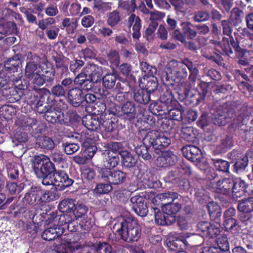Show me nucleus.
<instances>
[{"instance_id":"obj_12","label":"nucleus","mask_w":253,"mask_h":253,"mask_svg":"<svg viewBox=\"0 0 253 253\" xmlns=\"http://www.w3.org/2000/svg\"><path fill=\"white\" fill-rule=\"evenodd\" d=\"M20 126L24 127L26 130H28L35 133H41L44 130L45 126L43 123H40L36 128H34L37 125V121L34 118L23 117L21 118L17 122Z\"/></svg>"},{"instance_id":"obj_15","label":"nucleus","mask_w":253,"mask_h":253,"mask_svg":"<svg viewBox=\"0 0 253 253\" xmlns=\"http://www.w3.org/2000/svg\"><path fill=\"white\" fill-rule=\"evenodd\" d=\"M54 172V179L56 180V185L59 190H63L71 186L74 181L70 178L67 174L64 171L55 170Z\"/></svg>"},{"instance_id":"obj_10","label":"nucleus","mask_w":253,"mask_h":253,"mask_svg":"<svg viewBox=\"0 0 253 253\" xmlns=\"http://www.w3.org/2000/svg\"><path fill=\"white\" fill-rule=\"evenodd\" d=\"M99 174L104 181H107L111 184L118 185L123 183L126 179V174L121 170L111 171L106 168H100Z\"/></svg>"},{"instance_id":"obj_52","label":"nucleus","mask_w":253,"mask_h":253,"mask_svg":"<svg viewBox=\"0 0 253 253\" xmlns=\"http://www.w3.org/2000/svg\"><path fill=\"white\" fill-rule=\"evenodd\" d=\"M154 212H155V221L159 225H164L166 224V221L165 220V217L162 213L160 210L157 208H154Z\"/></svg>"},{"instance_id":"obj_11","label":"nucleus","mask_w":253,"mask_h":253,"mask_svg":"<svg viewBox=\"0 0 253 253\" xmlns=\"http://www.w3.org/2000/svg\"><path fill=\"white\" fill-rule=\"evenodd\" d=\"M220 227L218 222L211 223L208 221H201L197 225V230L201 236L214 238L219 234Z\"/></svg>"},{"instance_id":"obj_23","label":"nucleus","mask_w":253,"mask_h":253,"mask_svg":"<svg viewBox=\"0 0 253 253\" xmlns=\"http://www.w3.org/2000/svg\"><path fill=\"white\" fill-rule=\"evenodd\" d=\"M120 155L122 158L124 166L127 168L133 167L137 161V157L133 155L127 151H121Z\"/></svg>"},{"instance_id":"obj_45","label":"nucleus","mask_w":253,"mask_h":253,"mask_svg":"<svg viewBox=\"0 0 253 253\" xmlns=\"http://www.w3.org/2000/svg\"><path fill=\"white\" fill-rule=\"evenodd\" d=\"M182 137L189 142H193L196 137L193 127H186L183 130Z\"/></svg>"},{"instance_id":"obj_55","label":"nucleus","mask_w":253,"mask_h":253,"mask_svg":"<svg viewBox=\"0 0 253 253\" xmlns=\"http://www.w3.org/2000/svg\"><path fill=\"white\" fill-rule=\"evenodd\" d=\"M245 187V182L240 179H238L236 182H234V186L232 188V193L236 194L240 191H244Z\"/></svg>"},{"instance_id":"obj_42","label":"nucleus","mask_w":253,"mask_h":253,"mask_svg":"<svg viewBox=\"0 0 253 253\" xmlns=\"http://www.w3.org/2000/svg\"><path fill=\"white\" fill-rule=\"evenodd\" d=\"M214 165L215 168L219 171L227 172L228 171L229 164V163L222 160H214Z\"/></svg>"},{"instance_id":"obj_39","label":"nucleus","mask_w":253,"mask_h":253,"mask_svg":"<svg viewBox=\"0 0 253 253\" xmlns=\"http://www.w3.org/2000/svg\"><path fill=\"white\" fill-rule=\"evenodd\" d=\"M182 30L185 36L190 39L196 37L197 32L191 28L192 24L188 22L181 23Z\"/></svg>"},{"instance_id":"obj_14","label":"nucleus","mask_w":253,"mask_h":253,"mask_svg":"<svg viewBox=\"0 0 253 253\" xmlns=\"http://www.w3.org/2000/svg\"><path fill=\"white\" fill-rule=\"evenodd\" d=\"M130 201L131 206L134 212L140 216H145L148 212L144 198L140 196H133Z\"/></svg>"},{"instance_id":"obj_34","label":"nucleus","mask_w":253,"mask_h":253,"mask_svg":"<svg viewBox=\"0 0 253 253\" xmlns=\"http://www.w3.org/2000/svg\"><path fill=\"white\" fill-rule=\"evenodd\" d=\"M209 212L211 218L217 219L221 216V209L214 202H209L207 205Z\"/></svg>"},{"instance_id":"obj_16","label":"nucleus","mask_w":253,"mask_h":253,"mask_svg":"<svg viewBox=\"0 0 253 253\" xmlns=\"http://www.w3.org/2000/svg\"><path fill=\"white\" fill-rule=\"evenodd\" d=\"M183 155L191 161H199L201 158V151L196 146L187 145L182 148Z\"/></svg>"},{"instance_id":"obj_61","label":"nucleus","mask_w":253,"mask_h":253,"mask_svg":"<svg viewBox=\"0 0 253 253\" xmlns=\"http://www.w3.org/2000/svg\"><path fill=\"white\" fill-rule=\"evenodd\" d=\"M82 174L84 178L91 180L95 177V173L92 169L88 168L84 169Z\"/></svg>"},{"instance_id":"obj_46","label":"nucleus","mask_w":253,"mask_h":253,"mask_svg":"<svg viewBox=\"0 0 253 253\" xmlns=\"http://www.w3.org/2000/svg\"><path fill=\"white\" fill-rule=\"evenodd\" d=\"M94 7L99 10L105 11L111 9V4L109 2H103L101 0H95Z\"/></svg>"},{"instance_id":"obj_41","label":"nucleus","mask_w":253,"mask_h":253,"mask_svg":"<svg viewBox=\"0 0 253 253\" xmlns=\"http://www.w3.org/2000/svg\"><path fill=\"white\" fill-rule=\"evenodd\" d=\"M144 145L140 146L136 148V152L137 155L141 157L143 159L148 160L151 159V156L148 152V147L151 145H146L143 143Z\"/></svg>"},{"instance_id":"obj_32","label":"nucleus","mask_w":253,"mask_h":253,"mask_svg":"<svg viewBox=\"0 0 253 253\" xmlns=\"http://www.w3.org/2000/svg\"><path fill=\"white\" fill-rule=\"evenodd\" d=\"M238 209L240 211L246 213L253 211V197L241 201L238 204Z\"/></svg>"},{"instance_id":"obj_18","label":"nucleus","mask_w":253,"mask_h":253,"mask_svg":"<svg viewBox=\"0 0 253 253\" xmlns=\"http://www.w3.org/2000/svg\"><path fill=\"white\" fill-rule=\"evenodd\" d=\"M122 116L126 120L131 121L136 117V108L133 102L127 101L122 107Z\"/></svg>"},{"instance_id":"obj_58","label":"nucleus","mask_w":253,"mask_h":253,"mask_svg":"<svg viewBox=\"0 0 253 253\" xmlns=\"http://www.w3.org/2000/svg\"><path fill=\"white\" fill-rule=\"evenodd\" d=\"M97 251L98 253H111L112 248L108 243H100L98 245Z\"/></svg>"},{"instance_id":"obj_1","label":"nucleus","mask_w":253,"mask_h":253,"mask_svg":"<svg viewBox=\"0 0 253 253\" xmlns=\"http://www.w3.org/2000/svg\"><path fill=\"white\" fill-rule=\"evenodd\" d=\"M69 216L68 215H61L59 217L55 214L51 215L48 219L47 222L48 223H52V222L58 220L60 223L59 225L53 224V227H50L43 232L42 234V238L44 240L51 241L56 237H60V246L64 251H62L63 253H70L78 250L80 246L77 242H71L69 239V236L66 234L63 235L65 228L69 229L70 225L72 224V222L69 224Z\"/></svg>"},{"instance_id":"obj_47","label":"nucleus","mask_w":253,"mask_h":253,"mask_svg":"<svg viewBox=\"0 0 253 253\" xmlns=\"http://www.w3.org/2000/svg\"><path fill=\"white\" fill-rule=\"evenodd\" d=\"M229 41L231 42V38H229V40L226 38H223L222 42L220 43V46H221L224 52L228 55L231 56L233 54V51L231 49L230 44L229 43Z\"/></svg>"},{"instance_id":"obj_54","label":"nucleus","mask_w":253,"mask_h":253,"mask_svg":"<svg viewBox=\"0 0 253 253\" xmlns=\"http://www.w3.org/2000/svg\"><path fill=\"white\" fill-rule=\"evenodd\" d=\"M210 18L208 13L204 11H199L195 13L194 20L196 22H203L208 20Z\"/></svg>"},{"instance_id":"obj_5","label":"nucleus","mask_w":253,"mask_h":253,"mask_svg":"<svg viewBox=\"0 0 253 253\" xmlns=\"http://www.w3.org/2000/svg\"><path fill=\"white\" fill-rule=\"evenodd\" d=\"M111 123L108 120L104 121L96 115L86 116L83 119V123L86 128L101 132L111 131L113 127Z\"/></svg>"},{"instance_id":"obj_13","label":"nucleus","mask_w":253,"mask_h":253,"mask_svg":"<svg viewBox=\"0 0 253 253\" xmlns=\"http://www.w3.org/2000/svg\"><path fill=\"white\" fill-rule=\"evenodd\" d=\"M84 71L89 75L92 82L97 83L102 79V74L107 72L108 69L94 64H89L84 68Z\"/></svg>"},{"instance_id":"obj_37","label":"nucleus","mask_w":253,"mask_h":253,"mask_svg":"<svg viewBox=\"0 0 253 253\" xmlns=\"http://www.w3.org/2000/svg\"><path fill=\"white\" fill-rule=\"evenodd\" d=\"M105 73L106 75L102 78L103 85L106 89H111L115 84L116 77L113 73Z\"/></svg>"},{"instance_id":"obj_43","label":"nucleus","mask_w":253,"mask_h":253,"mask_svg":"<svg viewBox=\"0 0 253 253\" xmlns=\"http://www.w3.org/2000/svg\"><path fill=\"white\" fill-rule=\"evenodd\" d=\"M87 210L88 209L85 205L77 203L76 204L73 211L76 217H81L87 212Z\"/></svg>"},{"instance_id":"obj_8","label":"nucleus","mask_w":253,"mask_h":253,"mask_svg":"<svg viewBox=\"0 0 253 253\" xmlns=\"http://www.w3.org/2000/svg\"><path fill=\"white\" fill-rule=\"evenodd\" d=\"M54 169V164L45 155H40L35 157L34 170L38 177L42 178L45 174L51 173Z\"/></svg>"},{"instance_id":"obj_35","label":"nucleus","mask_w":253,"mask_h":253,"mask_svg":"<svg viewBox=\"0 0 253 253\" xmlns=\"http://www.w3.org/2000/svg\"><path fill=\"white\" fill-rule=\"evenodd\" d=\"M36 143L41 148L47 149H51L54 147L53 140L47 136L38 137L36 140Z\"/></svg>"},{"instance_id":"obj_48","label":"nucleus","mask_w":253,"mask_h":253,"mask_svg":"<svg viewBox=\"0 0 253 253\" xmlns=\"http://www.w3.org/2000/svg\"><path fill=\"white\" fill-rule=\"evenodd\" d=\"M248 164V158L246 156L243 157L234 164V169L237 172L244 169Z\"/></svg>"},{"instance_id":"obj_51","label":"nucleus","mask_w":253,"mask_h":253,"mask_svg":"<svg viewBox=\"0 0 253 253\" xmlns=\"http://www.w3.org/2000/svg\"><path fill=\"white\" fill-rule=\"evenodd\" d=\"M87 74H88L85 72L84 69V72L80 73L75 78L74 80L75 84L83 85L85 83H89V80L86 79Z\"/></svg>"},{"instance_id":"obj_21","label":"nucleus","mask_w":253,"mask_h":253,"mask_svg":"<svg viewBox=\"0 0 253 253\" xmlns=\"http://www.w3.org/2000/svg\"><path fill=\"white\" fill-rule=\"evenodd\" d=\"M128 21L130 27H132V37L138 40L140 37V30L141 27V20L139 17L132 14L128 18Z\"/></svg>"},{"instance_id":"obj_44","label":"nucleus","mask_w":253,"mask_h":253,"mask_svg":"<svg viewBox=\"0 0 253 253\" xmlns=\"http://www.w3.org/2000/svg\"><path fill=\"white\" fill-rule=\"evenodd\" d=\"M157 22H151L145 31V37L147 40L151 41L153 39L154 33L158 26Z\"/></svg>"},{"instance_id":"obj_4","label":"nucleus","mask_w":253,"mask_h":253,"mask_svg":"<svg viewBox=\"0 0 253 253\" xmlns=\"http://www.w3.org/2000/svg\"><path fill=\"white\" fill-rule=\"evenodd\" d=\"M38 111L40 113L44 114L46 120L52 124L59 123L60 124L68 125L69 122H72V116L74 114L67 112L64 114L61 111L56 110L54 108L45 105L42 107V101L40 100L37 103Z\"/></svg>"},{"instance_id":"obj_57","label":"nucleus","mask_w":253,"mask_h":253,"mask_svg":"<svg viewBox=\"0 0 253 253\" xmlns=\"http://www.w3.org/2000/svg\"><path fill=\"white\" fill-rule=\"evenodd\" d=\"M55 21L53 18H48L45 19L39 20L38 24L39 28L42 30H45L49 26L53 24Z\"/></svg>"},{"instance_id":"obj_63","label":"nucleus","mask_w":253,"mask_h":253,"mask_svg":"<svg viewBox=\"0 0 253 253\" xmlns=\"http://www.w3.org/2000/svg\"><path fill=\"white\" fill-rule=\"evenodd\" d=\"M150 20L151 22H157V21L160 20L163 18L165 16L164 13L158 11L151 12L150 13Z\"/></svg>"},{"instance_id":"obj_31","label":"nucleus","mask_w":253,"mask_h":253,"mask_svg":"<svg viewBox=\"0 0 253 253\" xmlns=\"http://www.w3.org/2000/svg\"><path fill=\"white\" fill-rule=\"evenodd\" d=\"M134 99L137 102L146 104L150 100V94L145 90L139 89L134 92Z\"/></svg>"},{"instance_id":"obj_20","label":"nucleus","mask_w":253,"mask_h":253,"mask_svg":"<svg viewBox=\"0 0 253 253\" xmlns=\"http://www.w3.org/2000/svg\"><path fill=\"white\" fill-rule=\"evenodd\" d=\"M176 156L171 152H162L161 156L157 159V164L160 167L167 165H173L176 161Z\"/></svg>"},{"instance_id":"obj_9","label":"nucleus","mask_w":253,"mask_h":253,"mask_svg":"<svg viewBox=\"0 0 253 253\" xmlns=\"http://www.w3.org/2000/svg\"><path fill=\"white\" fill-rule=\"evenodd\" d=\"M25 75L34 86L42 85L45 83L44 76L42 74L40 67L34 61L28 62L25 67Z\"/></svg>"},{"instance_id":"obj_17","label":"nucleus","mask_w":253,"mask_h":253,"mask_svg":"<svg viewBox=\"0 0 253 253\" xmlns=\"http://www.w3.org/2000/svg\"><path fill=\"white\" fill-rule=\"evenodd\" d=\"M16 32V25L13 22L8 21L7 16L0 19V36H2V39L6 35Z\"/></svg>"},{"instance_id":"obj_29","label":"nucleus","mask_w":253,"mask_h":253,"mask_svg":"<svg viewBox=\"0 0 253 253\" xmlns=\"http://www.w3.org/2000/svg\"><path fill=\"white\" fill-rule=\"evenodd\" d=\"M20 61L18 55L14 56L11 58L8 59L4 64V71L15 72L17 67L19 66Z\"/></svg>"},{"instance_id":"obj_7","label":"nucleus","mask_w":253,"mask_h":253,"mask_svg":"<svg viewBox=\"0 0 253 253\" xmlns=\"http://www.w3.org/2000/svg\"><path fill=\"white\" fill-rule=\"evenodd\" d=\"M57 196L52 191H45L43 192L39 188L32 189L30 192L27 193L24 197L25 200L29 204H33L36 202H49L57 199Z\"/></svg>"},{"instance_id":"obj_56","label":"nucleus","mask_w":253,"mask_h":253,"mask_svg":"<svg viewBox=\"0 0 253 253\" xmlns=\"http://www.w3.org/2000/svg\"><path fill=\"white\" fill-rule=\"evenodd\" d=\"M120 21V16L118 12L114 11L109 14L108 19V23L111 26H115Z\"/></svg>"},{"instance_id":"obj_19","label":"nucleus","mask_w":253,"mask_h":253,"mask_svg":"<svg viewBox=\"0 0 253 253\" xmlns=\"http://www.w3.org/2000/svg\"><path fill=\"white\" fill-rule=\"evenodd\" d=\"M232 116L230 115L227 109L223 108L219 109L213 114L212 121L214 124L218 126H224L228 121V119Z\"/></svg>"},{"instance_id":"obj_60","label":"nucleus","mask_w":253,"mask_h":253,"mask_svg":"<svg viewBox=\"0 0 253 253\" xmlns=\"http://www.w3.org/2000/svg\"><path fill=\"white\" fill-rule=\"evenodd\" d=\"M84 62L82 60H77L71 62L70 69V70L76 73L78 70L81 68L84 65Z\"/></svg>"},{"instance_id":"obj_53","label":"nucleus","mask_w":253,"mask_h":253,"mask_svg":"<svg viewBox=\"0 0 253 253\" xmlns=\"http://www.w3.org/2000/svg\"><path fill=\"white\" fill-rule=\"evenodd\" d=\"M109 60L115 66H118L120 63V56L118 52L116 50L111 51L108 55Z\"/></svg>"},{"instance_id":"obj_6","label":"nucleus","mask_w":253,"mask_h":253,"mask_svg":"<svg viewBox=\"0 0 253 253\" xmlns=\"http://www.w3.org/2000/svg\"><path fill=\"white\" fill-rule=\"evenodd\" d=\"M143 142L145 145H152L155 149L162 150L170 144V140L164 133L153 130L147 133Z\"/></svg>"},{"instance_id":"obj_26","label":"nucleus","mask_w":253,"mask_h":253,"mask_svg":"<svg viewBox=\"0 0 253 253\" xmlns=\"http://www.w3.org/2000/svg\"><path fill=\"white\" fill-rule=\"evenodd\" d=\"M140 68L142 72H145L148 76L153 77L152 84H153L152 86L154 87V89L153 88L151 90H154L157 87L158 85L157 83L155 82L156 79L154 78V76L157 72V69L149 65L146 62H142L140 63Z\"/></svg>"},{"instance_id":"obj_49","label":"nucleus","mask_w":253,"mask_h":253,"mask_svg":"<svg viewBox=\"0 0 253 253\" xmlns=\"http://www.w3.org/2000/svg\"><path fill=\"white\" fill-rule=\"evenodd\" d=\"M65 152L67 155H71L77 151L79 148V146L76 143H67L63 144Z\"/></svg>"},{"instance_id":"obj_24","label":"nucleus","mask_w":253,"mask_h":253,"mask_svg":"<svg viewBox=\"0 0 253 253\" xmlns=\"http://www.w3.org/2000/svg\"><path fill=\"white\" fill-rule=\"evenodd\" d=\"M107 157L104 161L105 168L110 169L116 167L120 161V158L117 153L107 151Z\"/></svg>"},{"instance_id":"obj_62","label":"nucleus","mask_w":253,"mask_h":253,"mask_svg":"<svg viewBox=\"0 0 253 253\" xmlns=\"http://www.w3.org/2000/svg\"><path fill=\"white\" fill-rule=\"evenodd\" d=\"M94 18L90 15L84 16L82 19V25L84 27L88 28L91 27L94 23Z\"/></svg>"},{"instance_id":"obj_2","label":"nucleus","mask_w":253,"mask_h":253,"mask_svg":"<svg viewBox=\"0 0 253 253\" xmlns=\"http://www.w3.org/2000/svg\"><path fill=\"white\" fill-rule=\"evenodd\" d=\"M113 229L127 242L137 241L141 235V229L137 221L130 217L120 218L114 224Z\"/></svg>"},{"instance_id":"obj_59","label":"nucleus","mask_w":253,"mask_h":253,"mask_svg":"<svg viewBox=\"0 0 253 253\" xmlns=\"http://www.w3.org/2000/svg\"><path fill=\"white\" fill-rule=\"evenodd\" d=\"M97 150V148L95 146L90 145L86 147L84 152V155L86 159H90L93 157Z\"/></svg>"},{"instance_id":"obj_38","label":"nucleus","mask_w":253,"mask_h":253,"mask_svg":"<svg viewBox=\"0 0 253 253\" xmlns=\"http://www.w3.org/2000/svg\"><path fill=\"white\" fill-rule=\"evenodd\" d=\"M178 198V194L174 192H167L160 193L155 197L156 199H159L162 202L170 203Z\"/></svg>"},{"instance_id":"obj_25","label":"nucleus","mask_w":253,"mask_h":253,"mask_svg":"<svg viewBox=\"0 0 253 253\" xmlns=\"http://www.w3.org/2000/svg\"><path fill=\"white\" fill-rule=\"evenodd\" d=\"M216 192L219 193L225 194L231 189L232 191V188L234 186V182L228 178H225L222 180H219L217 182Z\"/></svg>"},{"instance_id":"obj_50","label":"nucleus","mask_w":253,"mask_h":253,"mask_svg":"<svg viewBox=\"0 0 253 253\" xmlns=\"http://www.w3.org/2000/svg\"><path fill=\"white\" fill-rule=\"evenodd\" d=\"M54 172L45 174V176H43L42 178V183L44 185H54L56 186V180L54 179Z\"/></svg>"},{"instance_id":"obj_30","label":"nucleus","mask_w":253,"mask_h":253,"mask_svg":"<svg viewBox=\"0 0 253 253\" xmlns=\"http://www.w3.org/2000/svg\"><path fill=\"white\" fill-rule=\"evenodd\" d=\"M11 73H6L5 71L2 70L0 73V88L4 87L7 89L8 85L10 81L17 82L18 80L15 79L13 76L10 75Z\"/></svg>"},{"instance_id":"obj_36","label":"nucleus","mask_w":253,"mask_h":253,"mask_svg":"<svg viewBox=\"0 0 253 253\" xmlns=\"http://www.w3.org/2000/svg\"><path fill=\"white\" fill-rule=\"evenodd\" d=\"M112 190V186L109 183H99L96 185L95 188L93 190V193L94 195H100L101 194H106Z\"/></svg>"},{"instance_id":"obj_28","label":"nucleus","mask_w":253,"mask_h":253,"mask_svg":"<svg viewBox=\"0 0 253 253\" xmlns=\"http://www.w3.org/2000/svg\"><path fill=\"white\" fill-rule=\"evenodd\" d=\"M76 206V201L72 199L62 200L58 205V209L61 212H70L73 211Z\"/></svg>"},{"instance_id":"obj_22","label":"nucleus","mask_w":253,"mask_h":253,"mask_svg":"<svg viewBox=\"0 0 253 253\" xmlns=\"http://www.w3.org/2000/svg\"><path fill=\"white\" fill-rule=\"evenodd\" d=\"M68 97L74 106H78L82 101L83 91L78 87L73 88L69 91Z\"/></svg>"},{"instance_id":"obj_3","label":"nucleus","mask_w":253,"mask_h":253,"mask_svg":"<svg viewBox=\"0 0 253 253\" xmlns=\"http://www.w3.org/2000/svg\"><path fill=\"white\" fill-rule=\"evenodd\" d=\"M193 66L192 62L188 59H184L181 62L171 60L168 63L165 69L166 80L186 78L187 76L185 68L186 67L191 73L189 78L194 81L198 74V70Z\"/></svg>"},{"instance_id":"obj_27","label":"nucleus","mask_w":253,"mask_h":253,"mask_svg":"<svg viewBox=\"0 0 253 253\" xmlns=\"http://www.w3.org/2000/svg\"><path fill=\"white\" fill-rule=\"evenodd\" d=\"M162 211L168 214H174L177 213L181 209V205L178 203H161Z\"/></svg>"},{"instance_id":"obj_40","label":"nucleus","mask_w":253,"mask_h":253,"mask_svg":"<svg viewBox=\"0 0 253 253\" xmlns=\"http://www.w3.org/2000/svg\"><path fill=\"white\" fill-rule=\"evenodd\" d=\"M217 246L219 251H226L229 249V243L226 236H220L216 240Z\"/></svg>"},{"instance_id":"obj_33","label":"nucleus","mask_w":253,"mask_h":253,"mask_svg":"<svg viewBox=\"0 0 253 253\" xmlns=\"http://www.w3.org/2000/svg\"><path fill=\"white\" fill-rule=\"evenodd\" d=\"M224 227L226 231L233 233H237L240 228L237 220L233 218H228L225 219Z\"/></svg>"},{"instance_id":"obj_64","label":"nucleus","mask_w":253,"mask_h":253,"mask_svg":"<svg viewBox=\"0 0 253 253\" xmlns=\"http://www.w3.org/2000/svg\"><path fill=\"white\" fill-rule=\"evenodd\" d=\"M14 139L19 143L26 142L28 140L27 134L25 132L18 131L14 135Z\"/></svg>"}]
</instances>
